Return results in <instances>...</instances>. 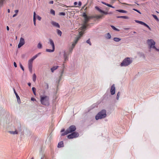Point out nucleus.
Here are the masks:
<instances>
[{"instance_id":"59","label":"nucleus","mask_w":159,"mask_h":159,"mask_svg":"<svg viewBox=\"0 0 159 159\" xmlns=\"http://www.w3.org/2000/svg\"><path fill=\"white\" fill-rule=\"evenodd\" d=\"M87 4H85L84 6L82 7V9H84L85 8V6H86Z\"/></svg>"},{"instance_id":"27","label":"nucleus","mask_w":159,"mask_h":159,"mask_svg":"<svg viewBox=\"0 0 159 159\" xmlns=\"http://www.w3.org/2000/svg\"><path fill=\"white\" fill-rule=\"evenodd\" d=\"M32 90H33V93H34V94L35 95H36V89H35V88L34 87H33L32 88Z\"/></svg>"},{"instance_id":"31","label":"nucleus","mask_w":159,"mask_h":159,"mask_svg":"<svg viewBox=\"0 0 159 159\" xmlns=\"http://www.w3.org/2000/svg\"><path fill=\"white\" fill-rule=\"evenodd\" d=\"M111 34L109 33H108L107 34V39H111Z\"/></svg>"},{"instance_id":"52","label":"nucleus","mask_w":159,"mask_h":159,"mask_svg":"<svg viewBox=\"0 0 159 159\" xmlns=\"http://www.w3.org/2000/svg\"><path fill=\"white\" fill-rule=\"evenodd\" d=\"M104 12H103V13L105 14V15H107L108 14V13L107 12H106L104 11H103Z\"/></svg>"},{"instance_id":"7","label":"nucleus","mask_w":159,"mask_h":159,"mask_svg":"<svg viewBox=\"0 0 159 159\" xmlns=\"http://www.w3.org/2000/svg\"><path fill=\"white\" fill-rule=\"evenodd\" d=\"M49 43L50 44V45L52 46V49H46V51L47 52H53L54 51L55 49V45L54 43V42L51 39H49Z\"/></svg>"},{"instance_id":"16","label":"nucleus","mask_w":159,"mask_h":159,"mask_svg":"<svg viewBox=\"0 0 159 159\" xmlns=\"http://www.w3.org/2000/svg\"><path fill=\"white\" fill-rule=\"evenodd\" d=\"M84 18V23L85 24H87V23L88 22L89 20L90 19V18L89 16H87L86 17Z\"/></svg>"},{"instance_id":"19","label":"nucleus","mask_w":159,"mask_h":159,"mask_svg":"<svg viewBox=\"0 0 159 159\" xmlns=\"http://www.w3.org/2000/svg\"><path fill=\"white\" fill-rule=\"evenodd\" d=\"M63 143L62 141H61L59 142L58 143L57 147L58 148H61L63 147Z\"/></svg>"},{"instance_id":"47","label":"nucleus","mask_w":159,"mask_h":159,"mask_svg":"<svg viewBox=\"0 0 159 159\" xmlns=\"http://www.w3.org/2000/svg\"><path fill=\"white\" fill-rule=\"evenodd\" d=\"M99 11L100 12H101V13H103V12H103L104 11H103L102 10H101V9H99Z\"/></svg>"},{"instance_id":"61","label":"nucleus","mask_w":159,"mask_h":159,"mask_svg":"<svg viewBox=\"0 0 159 159\" xmlns=\"http://www.w3.org/2000/svg\"><path fill=\"white\" fill-rule=\"evenodd\" d=\"M47 88H48V84H47Z\"/></svg>"},{"instance_id":"37","label":"nucleus","mask_w":159,"mask_h":159,"mask_svg":"<svg viewBox=\"0 0 159 159\" xmlns=\"http://www.w3.org/2000/svg\"><path fill=\"white\" fill-rule=\"evenodd\" d=\"M120 93L119 92H118L117 93V97H116V99L117 100H118L120 97Z\"/></svg>"},{"instance_id":"60","label":"nucleus","mask_w":159,"mask_h":159,"mask_svg":"<svg viewBox=\"0 0 159 159\" xmlns=\"http://www.w3.org/2000/svg\"><path fill=\"white\" fill-rule=\"evenodd\" d=\"M7 11H8V13H10V10L9 9H8V10H7Z\"/></svg>"},{"instance_id":"15","label":"nucleus","mask_w":159,"mask_h":159,"mask_svg":"<svg viewBox=\"0 0 159 159\" xmlns=\"http://www.w3.org/2000/svg\"><path fill=\"white\" fill-rule=\"evenodd\" d=\"M41 54V53L39 52L36 55H35L32 58H31V59H30L29 60L33 61V60L35 59L38 57V56Z\"/></svg>"},{"instance_id":"2","label":"nucleus","mask_w":159,"mask_h":159,"mask_svg":"<svg viewBox=\"0 0 159 159\" xmlns=\"http://www.w3.org/2000/svg\"><path fill=\"white\" fill-rule=\"evenodd\" d=\"M40 102L42 105H47L49 104V98L47 96H41Z\"/></svg>"},{"instance_id":"62","label":"nucleus","mask_w":159,"mask_h":159,"mask_svg":"<svg viewBox=\"0 0 159 159\" xmlns=\"http://www.w3.org/2000/svg\"><path fill=\"white\" fill-rule=\"evenodd\" d=\"M73 7V6H67L66 7Z\"/></svg>"},{"instance_id":"51","label":"nucleus","mask_w":159,"mask_h":159,"mask_svg":"<svg viewBox=\"0 0 159 159\" xmlns=\"http://www.w3.org/2000/svg\"><path fill=\"white\" fill-rule=\"evenodd\" d=\"M77 4V2H75L74 3V5H76Z\"/></svg>"},{"instance_id":"17","label":"nucleus","mask_w":159,"mask_h":159,"mask_svg":"<svg viewBox=\"0 0 159 159\" xmlns=\"http://www.w3.org/2000/svg\"><path fill=\"white\" fill-rule=\"evenodd\" d=\"M58 67H59V66H54L51 69V71L52 72H53L55 70L57 69L58 68Z\"/></svg>"},{"instance_id":"26","label":"nucleus","mask_w":159,"mask_h":159,"mask_svg":"<svg viewBox=\"0 0 159 159\" xmlns=\"http://www.w3.org/2000/svg\"><path fill=\"white\" fill-rule=\"evenodd\" d=\"M36 76L35 74H34L33 75V80L34 82H35L36 80Z\"/></svg>"},{"instance_id":"33","label":"nucleus","mask_w":159,"mask_h":159,"mask_svg":"<svg viewBox=\"0 0 159 159\" xmlns=\"http://www.w3.org/2000/svg\"><path fill=\"white\" fill-rule=\"evenodd\" d=\"M152 16L155 20H157L159 21L158 19V18L157 17V16L156 15H152Z\"/></svg>"},{"instance_id":"5","label":"nucleus","mask_w":159,"mask_h":159,"mask_svg":"<svg viewBox=\"0 0 159 159\" xmlns=\"http://www.w3.org/2000/svg\"><path fill=\"white\" fill-rule=\"evenodd\" d=\"M79 34L80 36L77 37L76 40H75L74 42H73L72 44L71 47L69 48V51L71 52H72V51L73 48H74L76 44V43H77L80 39V37L83 34V33L81 31L79 33Z\"/></svg>"},{"instance_id":"49","label":"nucleus","mask_w":159,"mask_h":159,"mask_svg":"<svg viewBox=\"0 0 159 159\" xmlns=\"http://www.w3.org/2000/svg\"><path fill=\"white\" fill-rule=\"evenodd\" d=\"M102 4H104L106 5V6H107V3H105V2H102Z\"/></svg>"},{"instance_id":"55","label":"nucleus","mask_w":159,"mask_h":159,"mask_svg":"<svg viewBox=\"0 0 159 159\" xmlns=\"http://www.w3.org/2000/svg\"><path fill=\"white\" fill-rule=\"evenodd\" d=\"M135 21L137 23H139V20H135Z\"/></svg>"},{"instance_id":"30","label":"nucleus","mask_w":159,"mask_h":159,"mask_svg":"<svg viewBox=\"0 0 159 159\" xmlns=\"http://www.w3.org/2000/svg\"><path fill=\"white\" fill-rule=\"evenodd\" d=\"M50 13L52 14L53 15H55V11L53 10V9H51L50 11Z\"/></svg>"},{"instance_id":"35","label":"nucleus","mask_w":159,"mask_h":159,"mask_svg":"<svg viewBox=\"0 0 159 159\" xmlns=\"http://www.w3.org/2000/svg\"><path fill=\"white\" fill-rule=\"evenodd\" d=\"M37 47L38 48H41L42 47V45L41 43H39L38 44Z\"/></svg>"},{"instance_id":"9","label":"nucleus","mask_w":159,"mask_h":159,"mask_svg":"<svg viewBox=\"0 0 159 159\" xmlns=\"http://www.w3.org/2000/svg\"><path fill=\"white\" fill-rule=\"evenodd\" d=\"M25 43L24 39L22 37L20 38L19 43L18 45V48H20Z\"/></svg>"},{"instance_id":"25","label":"nucleus","mask_w":159,"mask_h":159,"mask_svg":"<svg viewBox=\"0 0 159 159\" xmlns=\"http://www.w3.org/2000/svg\"><path fill=\"white\" fill-rule=\"evenodd\" d=\"M57 34L58 35H60V36H61L62 32L59 30L57 29Z\"/></svg>"},{"instance_id":"53","label":"nucleus","mask_w":159,"mask_h":159,"mask_svg":"<svg viewBox=\"0 0 159 159\" xmlns=\"http://www.w3.org/2000/svg\"><path fill=\"white\" fill-rule=\"evenodd\" d=\"M17 16V14H15L14 15H13V17H15V16Z\"/></svg>"},{"instance_id":"20","label":"nucleus","mask_w":159,"mask_h":159,"mask_svg":"<svg viewBox=\"0 0 159 159\" xmlns=\"http://www.w3.org/2000/svg\"><path fill=\"white\" fill-rule=\"evenodd\" d=\"M117 18H123L125 19H128L129 18V17L127 16H118L117 17Z\"/></svg>"},{"instance_id":"28","label":"nucleus","mask_w":159,"mask_h":159,"mask_svg":"<svg viewBox=\"0 0 159 159\" xmlns=\"http://www.w3.org/2000/svg\"><path fill=\"white\" fill-rule=\"evenodd\" d=\"M111 28H112V29H113L114 30H115L118 31H120L118 29H117L116 28L115 26H114L111 25Z\"/></svg>"},{"instance_id":"44","label":"nucleus","mask_w":159,"mask_h":159,"mask_svg":"<svg viewBox=\"0 0 159 159\" xmlns=\"http://www.w3.org/2000/svg\"><path fill=\"white\" fill-rule=\"evenodd\" d=\"M81 2L80 1L79 2V3H78V5L79 6H80L81 5Z\"/></svg>"},{"instance_id":"24","label":"nucleus","mask_w":159,"mask_h":159,"mask_svg":"<svg viewBox=\"0 0 159 159\" xmlns=\"http://www.w3.org/2000/svg\"><path fill=\"white\" fill-rule=\"evenodd\" d=\"M5 0H0V6H2L4 3Z\"/></svg>"},{"instance_id":"64","label":"nucleus","mask_w":159,"mask_h":159,"mask_svg":"<svg viewBox=\"0 0 159 159\" xmlns=\"http://www.w3.org/2000/svg\"><path fill=\"white\" fill-rule=\"evenodd\" d=\"M31 159H34V158L32 157Z\"/></svg>"},{"instance_id":"1","label":"nucleus","mask_w":159,"mask_h":159,"mask_svg":"<svg viewBox=\"0 0 159 159\" xmlns=\"http://www.w3.org/2000/svg\"><path fill=\"white\" fill-rule=\"evenodd\" d=\"M107 116L106 111L105 110H102L99 112L95 116V119L98 120L99 119L104 118Z\"/></svg>"},{"instance_id":"11","label":"nucleus","mask_w":159,"mask_h":159,"mask_svg":"<svg viewBox=\"0 0 159 159\" xmlns=\"http://www.w3.org/2000/svg\"><path fill=\"white\" fill-rule=\"evenodd\" d=\"M110 92L112 95L115 94V88L114 84H113L111 87Z\"/></svg>"},{"instance_id":"45","label":"nucleus","mask_w":159,"mask_h":159,"mask_svg":"<svg viewBox=\"0 0 159 159\" xmlns=\"http://www.w3.org/2000/svg\"><path fill=\"white\" fill-rule=\"evenodd\" d=\"M31 100L33 101H36V100L34 98H31Z\"/></svg>"},{"instance_id":"46","label":"nucleus","mask_w":159,"mask_h":159,"mask_svg":"<svg viewBox=\"0 0 159 159\" xmlns=\"http://www.w3.org/2000/svg\"><path fill=\"white\" fill-rule=\"evenodd\" d=\"M14 66L15 67H17L16 64V63L15 62H14Z\"/></svg>"},{"instance_id":"21","label":"nucleus","mask_w":159,"mask_h":159,"mask_svg":"<svg viewBox=\"0 0 159 159\" xmlns=\"http://www.w3.org/2000/svg\"><path fill=\"white\" fill-rule=\"evenodd\" d=\"M9 132L11 134H18V132L16 130L14 131H9Z\"/></svg>"},{"instance_id":"54","label":"nucleus","mask_w":159,"mask_h":159,"mask_svg":"<svg viewBox=\"0 0 159 159\" xmlns=\"http://www.w3.org/2000/svg\"><path fill=\"white\" fill-rule=\"evenodd\" d=\"M7 30L8 31L9 30V27L8 26H7Z\"/></svg>"},{"instance_id":"10","label":"nucleus","mask_w":159,"mask_h":159,"mask_svg":"<svg viewBox=\"0 0 159 159\" xmlns=\"http://www.w3.org/2000/svg\"><path fill=\"white\" fill-rule=\"evenodd\" d=\"M33 61L30 60L28 61V66L29 70L31 73H32V64Z\"/></svg>"},{"instance_id":"56","label":"nucleus","mask_w":159,"mask_h":159,"mask_svg":"<svg viewBox=\"0 0 159 159\" xmlns=\"http://www.w3.org/2000/svg\"><path fill=\"white\" fill-rule=\"evenodd\" d=\"M65 131V129H61V132H64Z\"/></svg>"},{"instance_id":"12","label":"nucleus","mask_w":159,"mask_h":159,"mask_svg":"<svg viewBox=\"0 0 159 159\" xmlns=\"http://www.w3.org/2000/svg\"><path fill=\"white\" fill-rule=\"evenodd\" d=\"M140 24L143 25L145 27H147V28H148V29L149 30H151V29L149 27V26L147 24H146V23H144V22H143L142 21H140Z\"/></svg>"},{"instance_id":"8","label":"nucleus","mask_w":159,"mask_h":159,"mask_svg":"<svg viewBox=\"0 0 159 159\" xmlns=\"http://www.w3.org/2000/svg\"><path fill=\"white\" fill-rule=\"evenodd\" d=\"M79 136V134L78 133L74 132L71 134L68 135L67 137L69 139H71L77 137Z\"/></svg>"},{"instance_id":"39","label":"nucleus","mask_w":159,"mask_h":159,"mask_svg":"<svg viewBox=\"0 0 159 159\" xmlns=\"http://www.w3.org/2000/svg\"><path fill=\"white\" fill-rule=\"evenodd\" d=\"M83 16L84 18L88 16L85 13H83Z\"/></svg>"},{"instance_id":"13","label":"nucleus","mask_w":159,"mask_h":159,"mask_svg":"<svg viewBox=\"0 0 159 159\" xmlns=\"http://www.w3.org/2000/svg\"><path fill=\"white\" fill-rule=\"evenodd\" d=\"M14 93L15 94V95L16 96V98H17L18 102L19 103H20V98L19 96L16 93V91H15V89H14Z\"/></svg>"},{"instance_id":"42","label":"nucleus","mask_w":159,"mask_h":159,"mask_svg":"<svg viewBox=\"0 0 159 159\" xmlns=\"http://www.w3.org/2000/svg\"><path fill=\"white\" fill-rule=\"evenodd\" d=\"M107 6L109 7H111L114 8V7L112 6L111 5L109 4H108V3H107Z\"/></svg>"},{"instance_id":"40","label":"nucleus","mask_w":159,"mask_h":159,"mask_svg":"<svg viewBox=\"0 0 159 159\" xmlns=\"http://www.w3.org/2000/svg\"><path fill=\"white\" fill-rule=\"evenodd\" d=\"M20 67L21 68V69H22V70L24 71V67L21 64H20Z\"/></svg>"},{"instance_id":"63","label":"nucleus","mask_w":159,"mask_h":159,"mask_svg":"<svg viewBox=\"0 0 159 159\" xmlns=\"http://www.w3.org/2000/svg\"><path fill=\"white\" fill-rule=\"evenodd\" d=\"M125 29V30H128V29H129L127 28V29Z\"/></svg>"},{"instance_id":"57","label":"nucleus","mask_w":159,"mask_h":159,"mask_svg":"<svg viewBox=\"0 0 159 159\" xmlns=\"http://www.w3.org/2000/svg\"><path fill=\"white\" fill-rule=\"evenodd\" d=\"M95 8L98 10L99 11V9H100V8H98V7H96Z\"/></svg>"},{"instance_id":"36","label":"nucleus","mask_w":159,"mask_h":159,"mask_svg":"<svg viewBox=\"0 0 159 159\" xmlns=\"http://www.w3.org/2000/svg\"><path fill=\"white\" fill-rule=\"evenodd\" d=\"M86 43L89 44L90 45H91V43L90 41V39H89L86 41Z\"/></svg>"},{"instance_id":"38","label":"nucleus","mask_w":159,"mask_h":159,"mask_svg":"<svg viewBox=\"0 0 159 159\" xmlns=\"http://www.w3.org/2000/svg\"><path fill=\"white\" fill-rule=\"evenodd\" d=\"M60 15L65 16L66 15L65 13L63 12H60L59 14Z\"/></svg>"},{"instance_id":"6","label":"nucleus","mask_w":159,"mask_h":159,"mask_svg":"<svg viewBox=\"0 0 159 159\" xmlns=\"http://www.w3.org/2000/svg\"><path fill=\"white\" fill-rule=\"evenodd\" d=\"M147 43L150 48H152L156 49L157 51H159L158 49L156 48L155 47V43L153 40L152 39H148L147 40Z\"/></svg>"},{"instance_id":"48","label":"nucleus","mask_w":159,"mask_h":159,"mask_svg":"<svg viewBox=\"0 0 159 159\" xmlns=\"http://www.w3.org/2000/svg\"><path fill=\"white\" fill-rule=\"evenodd\" d=\"M133 10H134V11H137V12H138V13H139V11L135 9H133Z\"/></svg>"},{"instance_id":"58","label":"nucleus","mask_w":159,"mask_h":159,"mask_svg":"<svg viewBox=\"0 0 159 159\" xmlns=\"http://www.w3.org/2000/svg\"><path fill=\"white\" fill-rule=\"evenodd\" d=\"M28 84L29 86H31V83H29Z\"/></svg>"},{"instance_id":"50","label":"nucleus","mask_w":159,"mask_h":159,"mask_svg":"<svg viewBox=\"0 0 159 159\" xmlns=\"http://www.w3.org/2000/svg\"><path fill=\"white\" fill-rule=\"evenodd\" d=\"M15 12L16 13V14L18 12V10H15Z\"/></svg>"},{"instance_id":"22","label":"nucleus","mask_w":159,"mask_h":159,"mask_svg":"<svg viewBox=\"0 0 159 159\" xmlns=\"http://www.w3.org/2000/svg\"><path fill=\"white\" fill-rule=\"evenodd\" d=\"M113 39L116 42H118L121 40L120 39L117 38H114Z\"/></svg>"},{"instance_id":"18","label":"nucleus","mask_w":159,"mask_h":159,"mask_svg":"<svg viewBox=\"0 0 159 159\" xmlns=\"http://www.w3.org/2000/svg\"><path fill=\"white\" fill-rule=\"evenodd\" d=\"M36 14L35 13V12H34V17H33V21H34V25H36Z\"/></svg>"},{"instance_id":"34","label":"nucleus","mask_w":159,"mask_h":159,"mask_svg":"<svg viewBox=\"0 0 159 159\" xmlns=\"http://www.w3.org/2000/svg\"><path fill=\"white\" fill-rule=\"evenodd\" d=\"M117 11H119L120 12H121V13H126V11L122 10H117Z\"/></svg>"},{"instance_id":"3","label":"nucleus","mask_w":159,"mask_h":159,"mask_svg":"<svg viewBox=\"0 0 159 159\" xmlns=\"http://www.w3.org/2000/svg\"><path fill=\"white\" fill-rule=\"evenodd\" d=\"M76 129V127L75 125H71L64 133H62L61 135V136H64L69 133L75 131Z\"/></svg>"},{"instance_id":"43","label":"nucleus","mask_w":159,"mask_h":159,"mask_svg":"<svg viewBox=\"0 0 159 159\" xmlns=\"http://www.w3.org/2000/svg\"><path fill=\"white\" fill-rule=\"evenodd\" d=\"M53 3V1H51L49 2V4H52Z\"/></svg>"},{"instance_id":"4","label":"nucleus","mask_w":159,"mask_h":159,"mask_svg":"<svg viewBox=\"0 0 159 159\" xmlns=\"http://www.w3.org/2000/svg\"><path fill=\"white\" fill-rule=\"evenodd\" d=\"M132 62V60H131L129 57L125 58L120 64L121 66H126L129 65Z\"/></svg>"},{"instance_id":"32","label":"nucleus","mask_w":159,"mask_h":159,"mask_svg":"<svg viewBox=\"0 0 159 159\" xmlns=\"http://www.w3.org/2000/svg\"><path fill=\"white\" fill-rule=\"evenodd\" d=\"M103 16L102 15H98L96 16L95 17L97 19H100Z\"/></svg>"},{"instance_id":"29","label":"nucleus","mask_w":159,"mask_h":159,"mask_svg":"<svg viewBox=\"0 0 159 159\" xmlns=\"http://www.w3.org/2000/svg\"><path fill=\"white\" fill-rule=\"evenodd\" d=\"M64 58L65 61H66L67 60H68V57L66 53H65L64 54Z\"/></svg>"},{"instance_id":"23","label":"nucleus","mask_w":159,"mask_h":159,"mask_svg":"<svg viewBox=\"0 0 159 159\" xmlns=\"http://www.w3.org/2000/svg\"><path fill=\"white\" fill-rule=\"evenodd\" d=\"M87 26V24H85L84 23V24L82 27V29L83 30L86 29Z\"/></svg>"},{"instance_id":"41","label":"nucleus","mask_w":159,"mask_h":159,"mask_svg":"<svg viewBox=\"0 0 159 159\" xmlns=\"http://www.w3.org/2000/svg\"><path fill=\"white\" fill-rule=\"evenodd\" d=\"M37 19L39 20H40L41 19V18L39 16H37Z\"/></svg>"},{"instance_id":"14","label":"nucleus","mask_w":159,"mask_h":159,"mask_svg":"<svg viewBox=\"0 0 159 159\" xmlns=\"http://www.w3.org/2000/svg\"><path fill=\"white\" fill-rule=\"evenodd\" d=\"M51 24L52 25H54V26H55L56 27H57L58 28H60V25H59V24H58V23H57L56 22H55L54 21H52L51 22Z\"/></svg>"}]
</instances>
